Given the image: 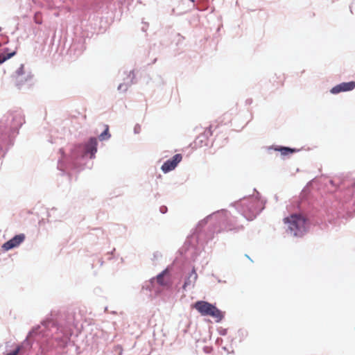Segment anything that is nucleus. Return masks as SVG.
<instances>
[{
    "label": "nucleus",
    "mask_w": 355,
    "mask_h": 355,
    "mask_svg": "<svg viewBox=\"0 0 355 355\" xmlns=\"http://www.w3.org/2000/svg\"><path fill=\"white\" fill-rule=\"evenodd\" d=\"M284 221L288 224V230L295 236H302L306 231V220L300 214H292L285 218Z\"/></svg>",
    "instance_id": "f257e3e1"
},
{
    "label": "nucleus",
    "mask_w": 355,
    "mask_h": 355,
    "mask_svg": "<svg viewBox=\"0 0 355 355\" xmlns=\"http://www.w3.org/2000/svg\"><path fill=\"white\" fill-rule=\"evenodd\" d=\"M193 307L196 309L202 316H211L216 322H220L224 318L223 313L214 305L206 301H197L193 304Z\"/></svg>",
    "instance_id": "f03ea898"
},
{
    "label": "nucleus",
    "mask_w": 355,
    "mask_h": 355,
    "mask_svg": "<svg viewBox=\"0 0 355 355\" xmlns=\"http://www.w3.org/2000/svg\"><path fill=\"white\" fill-rule=\"evenodd\" d=\"M182 156L181 154L175 155L171 159L165 162L162 166V170L164 173H168L175 168L177 165L182 161Z\"/></svg>",
    "instance_id": "7ed1b4c3"
},
{
    "label": "nucleus",
    "mask_w": 355,
    "mask_h": 355,
    "mask_svg": "<svg viewBox=\"0 0 355 355\" xmlns=\"http://www.w3.org/2000/svg\"><path fill=\"white\" fill-rule=\"evenodd\" d=\"M25 239V235L24 234H20L15 236L12 239H10L7 242H6L2 248L8 251L14 248L19 246Z\"/></svg>",
    "instance_id": "20e7f679"
},
{
    "label": "nucleus",
    "mask_w": 355,
    "mask_h": 355,
    "mask_svg": "<svg viewBox=\"0 0 355 355\" xmlns=\"http://www.w3.org/2000/svg\"><path fill=\"white\" fill-rule=\"evenodd\" d=\"M355 88V81H350L348 83H342L334 87L331 89V92L334 94H338L343 92L352 91Z\"/></svg>",
    "instance_id": "39448f33"
},
{
    "label": "nucleus",
    "mask_w": 355,
    "mask_h": 355,
    "mask_svg": "<svg viewBox=\"0 0 355 355\" xmlns=\"http://www.w3.org/2000/svg\"><path fill=\"white\" fill-rule=\"evenodd\" d=\"M157 282L162 286L169 287L171 285V279L168 275V269H165L156 277Z\"/></svg>",
    "instance_id": "423d86ee"
},
{
    "label": "nucleus",
    "mask_w": 355,
    "mask_h": 355,
    "mask_svg": "<svg viewBox=\"0 0 355 355\" xmlns=\"http://www.w3.org/2000/svg\"><path fill=\"white\" fill-rule=\"evenodd\" d=\"M23 76H26L24 72V64H21V66L15 71V72L12 76V81L15 86L18 87H20L19 78Z\"/></svg>",
    "instance_id": "0eeeda50"
},
{
    "label": "nucleus",
    "mask_w": 355,
    "mask_h": 355,
    "mask_svg": "<svg viewBox=\"0 0 355 355\" xmlns=\"http://www.w3.org/2000/svg\"><path fill=\"white\" fill-rule=\"evenodd\" d=\"M86 153L91 154V158L94 155L97 151V139L96 138H91L85 147Z\"/></svg>",
    "instance_id": "6e6552de"
},
{
    "label": "nucleus",
    "mask_w": 355,
    "mask_h": 355,
    "mask_svg": "<svg viewBox=\"0 0 355 355\" xmlns=\"http://www.w3.org/2000/svg\"><path fill=\"white\" fill-rule=\"evenodd\" d=\"M15 53L16 51L8 52V49H5L3 53H0V64L14 56Z\"/></svg>",
    "instance_id": "1a4fd4ad"
},
{
    "label": "nucleus",
    "mask_w": 355,
    "mask_h": 355,
    "mask_svg": "<svg viewBox=\"0 0 355 355\" xmlns=\"http://www.w3.org/2000/svg\"><path fill=\"white\" fill-rule=\"evenodd\" d=\"M193 277V281L195 282L198 277V275L195 270V269H193L191 274L189 275V277H188V279L185 281L184 285H183V288L184 289H186L187 287L191 284V281H190V278Z\"/></svg>",
    "instance_id": "9d476101"
},
{
    "label": "nucleus",
    "mask_w": 355,
    "mask_h": 355,
    "mask_svg": "<svg viewBox=\"0 0 355 355\" xmlns=\"http://www.w3.org/2000/svg\"><path fill=\"white\" fill-rule=\"evenodd\" d=\"M277 150H279L281 152L282 155H288L289 154L293 153L296 152V149L295 148H290L288 147H282L279 149L276 148Z\"/></svg>",
    "instance_id": "9b49d317"
},
{
    "label": "nucleus",
    "mask_w": 355,
    "mask_h": 355,
    "mask_svg": "<svg viewBox=\"0 0 355 355\" xmlns=\"http://www.w3.org/2000/svg\"><path fill=\"white\" fill-rule=\"evenodd\" d=\"M105 130L99 135L100 140H105L110 137V135L109 134V126L105 125Z\"/></svg>",
    "instance_id": "f8f14e48"
},
{
    "label": "nucleus",
    "mask_w": 355,
    "mask_h": 355,
    "mask_svg": "<svg viewBox=\"0 0 355 355\" xmlns=\"http://www.w3.org/2000/svg\"><path fill=\"white\" fill-rule=\"evenodd\" d=\"M244 227L243 225H239V226H236V227H233V223L230 221L229 223H228V226L225 228V230L226 231H239V230H243Z\"/></svg>",
    "instance_id": "ddd939ff"
},
{
    "label": "nucleus",
    "mask_w": 355,
    "mask_h": 355,
    "mask_svg": "<svg viewBox=\"0 0 355 355\" xmlns=\"http://www.w3.org/2000/svg\"><path fill=\"white\" fill-rule=\"evenodd\" d=\"M213 128H214V125H210L209 127L206 129L204 134L202 135L201 136H200L198 139H200L201 137H205L208 135L211 136L213 135V130H212Z\"/></svg>",
    "instance_id": "4468645a"
},
{
    "label": "nucleus",
    "mask_w": 355,
    "mask_h": 355,
    "mask_svg": "<svg viewBox=\"0 0 355 355\" xmlns=\"http://www.w3.org/2000/svg\"><path fill=\"white\" fill-rule=\"evenodd\" d=\"M28 77H29V76L27 75V76H23L19 78L20 86H21L25 82H26L28 80Z\"/></svg>",
    "instance_id": "2eb2a0df"
},
{
    "label": "nucleus",
    "mask_w": 355,
    "mask_h": 355,
    "mask_svg": "<svg viewBox=\"0 0 355 355\" xmlns=\"http://www.w3.org/2000/svg\"><path fill=\"white\" fill-rule=\"evenodd\" d=\"M35 21L37 24H40L42 23L41 20L37 19V14L35 15Z\"/></svg>",
    "instance_id": "dca6fc26"
},
{
    "label": "nucleus",
    "mask_w": 355,
    "mask_h": 355,
    "mask_svg": "<svg viewBox=\"0 0 355 355\" xmlns=\"http://www.w3.org/2000/svg\"><path fill=\"white\" fill-rule=\"evenodd\" d=\"M121 87H122V85H120L119 86V89H120L121 88Z\"/></svg>",
    "instance_id": "f3484780"
},
{
    "label": "nucleus",
    "mask_w": 355,
    "mask_h": 355,
    "mask_svg": "<svg viewBox=\"0 0 355 355\" xmlns=\"http://www.w3.org/2000/svg\"><path fill=\"white\" fill-rule=\"evenodd\" d=\"M190 1H192V2H194V0H190Z\"/></svg>",
    "instance_id": "a211bd4d"
}]
</instances>
